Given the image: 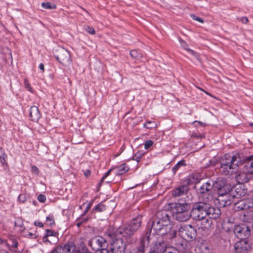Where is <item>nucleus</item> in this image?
<instances>
[{
	"label": "nucleus",
	"mask_w": 253,
	"mask_h": 253,
	"mask_svg": "<svg viewBox=\"0 0 253 253\" xmlns=\"http://www.w3.org/2000/svg\"><path fill=\"white\" fill-rule=\"evenodd\" d=\"M220 171L223 174L231 175L238 170L241 164V159L238 155L225 154L220 161Z\"/></svg>",
	"instance_id": "1"
},
{
	"label": "nucleus",
	"mask_w": 253,
	"mask_h": 253,
	"mask_svg": "<svg viewBox=\"0 0 253 253\" xmlns=\"http://www.w3.org/2000/svg\"><path fill=\"white\" fill-rule=\"evenodd\" d=\"M105 235L110 243V250L113 253H125L126 246L121 237L114 233L111 229L108 230Z\"/></svg>",
	"instance_id": "2"
},
{
	"label": "nucleus",
	"mask_w": 253,
	"mask_h": 253,
	"mask_svg": "<svg viewBox=\"0 0 253 253\" xmlns=\"http://www.w3.org/2000/svg\"><path fill=\"white\" fill-rule=\"evenodd\" d=\"M169 216L165 211H159L155 218L152 221L151 225L149 227L153 229L156 234H158L165 225H167L170 221Z\"/></svg>",
	"instance_id": "3"
},
{
	"label": "nucleus",
	"mask_w": 253,
	"mask_h": 253,
	"mask_svg": "<svg viewBox=\"0 0 253 253\" xmlns=\"http://www.w3.org/2000/svg\"><path fill=\"white\" fill-rule=\"evenodd\" d=\"M115 234H116L121 238L124 237L126 240L128 244H132L135 242V240L131 238L135 232L128 224L125 225L116 230L111 229Z\"/></svg>",
	"instance_id": "4"
},
{
	"label": "nucleus",
	"mask_w": 253,
	"mask_h": 253,
	"mask_svg": "<svg viewBox=\"0 0 253 253\" xmlns=\"http://www.w3.org/2000/svg\"><path fill=\"white\" fill-rule=\"evenodd\" d=\"M234 250L236 253H249L253 248V242L249 239H241L234 244Z\"/></svg>",
	"instance_id": "5"
},
{
	"label": "nucleus",
	"mask_w": 253,
	"mask_h": 253,
	"mask_svg": "<svg viewBox=\"0 0 253 253\" xmlns=\"http://www.w3.org/2000/svg\"><path fill=\"white\" fill-rule=\"evenodd\" d=\"M206 202L199 201L193 203L191 209L192 218L196 220L204 219Z\"/></svg>",
	"instance_id": "6"
},
{
	"label": "nucleus",
	"mask_w": 253,
	"mask_h": 253,
	"mask_svg": "<svg viewBox=\"0 0 253 253\" xmlns=\"http://www.w3.org/2000/svg\"><path fill=\"white\" fill-rule=\"evenodd\" d=\"M88 244L93 250L96 252L108 248L109 246L107 240L100 236H96L92 238Z\"/></svg>",
	"instance_id": "7"
},
{
	"label": "nucleus",
	"mask_w": 253,
	"mask_h": 253,
	"mask_svg": "<svg viewBox=\"0 0 253 253\" xmlns=\"http://www.w3.org/2000/svg\"><path fill=\"white\" fill-rule=\"evenodd\" d=\"M172 242L160 238L156 242L149 253H166L168 248L171 247L170 244H172Z\"/></svg>",
	"instance_id": "8"
},
{
	"label": "nucleus",
	"mask_w": 253,
	"mask_h": 253,
	"mask_svg": "<svg viewBox=\"0 0 253 253\" xmlns=\"http://www.w3.org/2000/svg\"><path fill=\"white\" fill-rule=\"evenodd\" d=\"M178 233L183 239L190 241L195 238L196 230L191 225H184L178 228Z\"/></svg>",
	"instance_id": "9"
},
{
	"label": "nucleus",
	"mask_w": 253,
	"mask_h": 253,
	"mask_svg": "<svg viewBox=\"0 0 253 253\" xmlns=\"http://www.w3.org/2000/svg\"><path fill=\"white\" fill-rule=\"evenodd\" d=\"M54 55L59 62L63 66L69 65L71 63V58L69 51L63 47H59L56 49Z\"/></svg>",
	"instance_id": "10"
},
{
	"label": "nucleus",
	"mask_w": 253,
	"mask_h": 253,
	"mask_svg": "<svg viewBox=\"0 0 253 253\" xmlns=\"http://www.w3.org/2000/svg\"><path fill=\"white\" fill-rule=\"evenodd\" d=\"M212 188L218 190V194H223L229 192L231 190V185L228 184L224 178L219 177L215 181H211Z\"/></svg>",
	"instance_id": "11"
},
{
	"label": "nucleus",
	"mask_w": 253,
	"mask_h": 253,
	"mask_svg": "<svg viewBox=\"0 0 253 253\" xmlns=\"http://www.w3.org/2000/svg\"><path fill=\"white\" fill-rule=\"evenodd\" d=\"M162 230L158 233L161 235L160 238L169 240L170 242H173L177 234V230L172 229V226L170 221L167 225H165Z\"/></svg>",
	"instance_id": "12"
},
{
	"label": "nucleus",
	"mask_w": 253,
	"mask_h": 253,
	"mask_svg": "<svg viewBox=\"0 0 253 253\" xmlns=\"http://www.w3.org/2000/svg\"><path fill=\"white\" fill-rule=\"evenodd\" d=\"M205 209L204 219L208 217L211 219H215L218 218L221 215L220 210L218 208L212 206L211 203H207Z\"/></svg>",
	"instance_id": "13"
},
{
	"label": "nucleus",
	"mask_w": 253,
	"mask_h": 253,
	"mask_svg": "<svg viewBox=\"0 0 253 253\" xmlns=\"http://www.w3.org/2000/svg\"><path fill=\"white\" fill-rule=\"evenodd\" d=\"M76 250V246L73 242L59 245L53 249L50 253H73Z\"/></svg>",
	"instance_id": "14"
},
{
	"label": "nucleus",
	"mask_w": 253,
	"mask_h": 253,
	"mask_svg": "<svg viewBox=\"0 0 253 253\" xmlns=\"http://www.w3.org/2000/svg\"><path fill=\"white\" fill-rule=\"evenodd\" d=\"M234 233L237 237L242 239L243 236L246 237L250 235V227L246 224L238 225L235 227Z\"/></svg>",
	"instance_id": "15"
},
{
	"label": "nucleus",
	"mask_w": 253,
	"mask_h": 253,
	"mask_svg": "<svg viewBox=\"0 0 253 253\" xmlns=\"http://www.w3.org/2000/svg\"><path fill=\"white\" fill-rule=\"evenodd\" d=\"M170 208L174 214L189 211L191 209L190 205L185 202L182 203H175L172 204Z\"/></svg>",
	"instance_id": "16"
},
{
	"label": "nucleus",
	"mask_w": 253,
	"mask_h": 253,
	"mask_svg": "<svg viewBox=\"0 0 253 253\" xmlns=\"http://www.w3.org/2000/svg\"><path fill=\"white\" fill-rule=\"evenodd\" d=\"M233 197L230 193L226 192L223 194H218L217 200L220 206L225 207L230 206L233 202Z\"/></svg>",
	"instance_id": "17"
},
{
	"label": "nucleus",
	"mask_w": 253,
	"mask_h": 253,
	"mask_svg": "<svg viewBox=\"0 0 253 253\" xmlns=\"http://www.w3.org/2000/svg\"><path fill=\"white\" fill-rule=\"evenodd\" d=\"M151 230L150 227H148L145 230V233L140 238L139 245L145 249L148 247L149 244Z\"/></svg>",
	"instance_id": "18"
},
{
	"label": "nucleus",
	"mask_w": 253,
	"mask_h": 253,
	"mask_svg": "<svg viewBox=\"0 0 253 253\" xmlns=\"http://www.w3.org/2000/svg\"><path fill=\"white\" fill-rule=\"evenodd\" d=\"M229 192L230 193L233 198H240L244 196L246 193V191L245 189L240 185L235 186L234 187H231V190Z\"/></svg>",
	"instance_id": "19"
},
{
	"label": "nucleus",
	"mask_w": 253,
	"mask_h": 253,
	"mask_svg": "<svg viewBox=\"0 0 253 253\" xmlns=\"http://www.w3.org/2000/svg\"><path fill=\"white\" fill-rule=\"evenodd\" d=\"M142 222V216L141 215H138L136 217L132 219L131 222L128 224V225L133 230L136 232L140 228Z\"/></svg>",
	"instance_id": "20"
},
{
	"label": "nucleus",
	"mask_w": 253,
	"mask_h": 253,
	"mask_svg": "<svg viewBox=\"0 0 253 253\" xmlns=\"http://www.w3.org/2000/svg\"><path fill=\"white\" fill-rule=\"evenodd\" d=\"M174 216L176 220L180 222H185L188 220L190 217H192L191 210L190 212L189 211L174 214Z\"/></svg>",
	"instance_id": "21"
},
{
	"label": "nucleus",
	"mask_w": 253,
	"mask_h": 253,
	"mask_svg": "<svg viewBox=\"0 0 253 253\" xmlns=\"http://www.w3.org/2000/svg\"><path fill=\"white\" fill-rule=\"evenodd\" d=\"M29 116L31 120L37 122L41 118V114L39 108L36 106H33L30 108Z\"/></svg>",
	"instance_id": "22"
},
{
	"label": "nucleus",
	"mask_w": 253,
	"mask_h": 253,
	"mask_svg": "<svg viewBox=\"0 0 253 253\" xmlns=\"http://www.w3.org/2000/svg\"><path fill=\"white\" fill-rule=\"evenodd\" d=\"M188 190L187 185H181L175 188L172 192V196L174 197H180L184 195Z\"/></svg>",
	"instance_id": "23"
},
{
	"label": "nucleus",
	"mask_w": 253,
	"mask_h": 253,
	"mask_svg": "<svg viewBox=\"0 0 253 253\" xmlns=\"http://www.w3.org/2000/svg\"><path fill=\"white\" fill-rule=\"evenodd\" d=\"M213 189L211 181H208L204 183L199 189V195L205 194L212 191Z\"/></svg>",
	"instance_id": "24"
},
{
	"label": "nucleus",
	"mask_w": 253,
	"mask_h": 253,
	"mask_svg": "<svg viewBox=\"0 0 253 253\" xmlns=\"http://www.w3.org/2000/svg\"><path fill=\"white\" fill-rule=\"evenodd\" d=\"M199 198L201 201H204L208 203H211L213 200V193L211 191L204 194L199 195Z\"/></svg>",
	"instance_id": "25"
},
{
	"label": "nucleus",
	"mask_w": 253,
	"mask_h": 253,
	"mask_svg": "<svg viewBox=\"0 0 253 253\" xmlns=\"http://www.w3.org/2000/svg\"><path fill=\"white\" fill-rule=\"evenodd\" d=\"M235 179L240 185L248 182L249 180L247 173L245 172H242L238 174L236 176Z\"/></svg>",
	"instance_id": "26"
},
{
	"label": "nucleus",
	"mask_w": 253,
	"mask_h": 253,
	"mask_svg": "<svg viewBox=\"0 0 253 253\" xmlns=\"http://www.w3.org/2000/svg\"><path fill=\"white\" fill-rule=\"evenodd\" d=\"M234 209L236 211L247 210L244 199L236 202L234 205Z\"/></svg>",
	"instance_id": "27"
},
{
	"label": "nucleus",
	"mask_w": 253,
	"mask_h": 253,
	"mask_svg": "<svg viewBox=\"0 0 253 253\" xmlns=\"http://www.w3.org/2000/svg\"><path fill=\"white\" fill-rule=\"evenodd\" d=\"M117 169V174L122 175L125 172H127L129 168L126 166V164H123L118 167L115 168Z\"/></svg>",
	"instance_id": "28"
},
{
	"label": "nucleus",
	"mask_w": 253,
	"mask_h": 253,
	"mask_svg": "<svg viewBox=\"0 0 253 253\" xmlns=\"http://www.w3.org/2000/svg\"><path fill=\"white\" fill-rule=\"evenodd\" d=\"M245 167L249 169H253V155L246 158Z\"/></svg>",
	"instance_id": "29"
},
{
	"label": "nucleus",
	"mask_w": 253,
	"mask_h": 253,
	"mask_svg": "<svg viewBox=\"0 0 253 253\" xmlns=\"http://www.w3.org/2000/svg\"><path fill=\"white\" fill-rule=\"evenodd\" d=\"M185 160H181L179 161L172 169V170L173 173H175L177 170L181 167V166H185Z\"/></svg>",
	"instance_id": "30"
},
{
	"label": "nucleus",
	"mask_w": 253,
	"mask_h": 253,
	"mask_svg": "<svg viewBox=\"0 0 253 253\" xmlns=\"http://www.w3.org/2000/svg\"><path fill=\"white\" fill-rule=\"evenodd\" d=\"M130 56L136 59H140L142 58V54L139 52L138 50H132L130 51Z\"/></svg>",
	"instance_id": "31"
},
{
	"label": "nucleus",
	"mask_w": 253,
	"mask_h": 253,
	"mask_svg": "<svg viewBox=\"0 0 253 253\" xmlns=\"http://www.w3.org/2000/svg\"><path fill=\"white\" fill-rule=\"evenodd\" d=\"M42 6L45 9H55L56 5L53 3L45 2L42 3Z\"/></svg>",
	"instance_id": "32"
},
{
	"label": "nucleus",
	"mask_w": 253,
	"mask_h": 253,
	"mask_svg": "<svg viewBox=\"0 0 253 253\" xmlns=\"http://www.w3.org/2000/svg\"><path fill=\"white\" fill-rule=\"evenodd\" d=\"M45 231H46V234L45 235V236L43 238V240H45V241L47 240L46 239V238L48 236L56 237L57 235V234H58V233L56 232H55V231H54L53 230H51L46 229Z\"/></svg>",
	"instance_id": "33"
},
{
	"label": "nucleus",
	"mask_w": 253,
	"mask_h": 253,
	"mask_svg": "<svg viewBox=\"0 0 253 253\" xmlns=\"http://www.w3.org/2000/svg\"><path fill=\"white\" fill-rule=\"evenodd\" d=\"M247 209L253 208V199L249 198L244 199Z\"/></svg>",
	"instance_id": "34"
},
{
	"label": "nucleus",
	"mask_w": 253,
	"mask_h": 253,
	"mask_svg": "<svg viewBox=\"0 0 253 253\" xmlns=\"http://www.w3.org/2000/svg\"><path fill=\"white\" fill-rule=\"evenodd\" d=\"M105 210V206L101 203L95 206L94 208L93 209V210L96 211L97 212H101L104 211Z\"/></svg>",
	"instance_id": "35"
},
{
	"label": "nucleus",
	"mask_w": 253,
	"mask_h": 253,
	"mask_svg": "<svg viewBox=\"0 0 253 253\" xmlns=\"http://www.w3.org/2000/svg\"><path fill=\"white\" fill-rule=\"evenodd\" d=\"M144 153L142 152L141 151H138L135 153L133 157V160H135L136 162H139L141 159L144 155Z\"/></svg>",
	"instance_id": "36"
},
{
	"label": "nucleus",
	"mask_w": 253,
	"mask_h": 253,
	"mask_svg": "<svg viewBox=\"0 0 253 253\" xmlns=\"http://www.w3.org/2000/svg\"><path fill=\"white\" fill-rule=\"evenodd\" d=\"M9 243H8L7 245L10 246L11 247L14 248L15 249L17 248L18 247V242L16 240L14 239V237H11L9 238Z\"/></svg>",
	"instance_id": "37"
},
{
	"label": "nucleus",
	"mask_w": 253,
	"mask_h": 253,
	"mask_svg": "<svg viewBox=\"0 0 253 253\" xmlns=\"http://www.w3.org/2000/svg\"><path fill=\"white\" fill-rule=\"evenodd\" d=\"M144 126L148 129H151L156 126V124L154 122L147 121L144 124Z\"/></svg>",
	"instance_id": "38"
},
{
	"label": "nucleus",
	"mask_w": 253,
	"mask_h": 253,
	"mask_svg": "<svg viewBox=\"0 0 253 253\" xmlns=\"http://www.w3.org/2000/svg\"><path fill=\"white\" fill-rule=\"evenodd\" d=\"M144 252L145 248L139 245L138 247L133 249L131 253H144Z\"/></svg>",
	"instance_id": "39"
},
{
	"label": "nucleus",
	"mask_w": 253,
	"mask_h": 253,
	"mask_svg": "<svg viewBox=\"0 0 253 253\" xmlns=\"http://www.w3.org/2000/svg\"><path fill=\"white\" fill-rule=\"evenodd\" d=\"M46 222L47 224L50 226L55 224L53 215H49L47 216L46 218Z\"/></svg>",
	"instance_id": "40"
},
{
	"label": "nucleus",
	"mask_w": 253,
	"mask_h": 253,
	"mask_svg": "<svg viewBox=\"0 0 253 253\" xmlns=\"http://www.w3.org/2000/svg\"><path fill=\"white\" fill-rule=\"evenodd\" d=\"M28 198V196L26 194H21L18 196V199L19 201L23 203L27 201Z\"/></svg>",
	"instance_id": "41"
},
{
	"label": "nucleus",
	"mask_w": 253,
	"mask_h": 253,
	"mask_svg": "<svg viewBox=\"0 0 253 253\" xmlns=\"http://www.w3.org/2000/svg\"><path fill=\"white\" fill-rule=\"evenodd\" d=\"M84 29L86 32L91 35H94L95 34V31L93 28L92 27L85 26H84Z\"/></svg>",
	"instance_id": "42"
},
{
	"label": "nucleus",
	"mask_w": 253,
	"mask_h": 253,
	"mask_svg": "<svg viewBox=\"0 0 253 253\" xmlns=\"http://www.w3.org/2000/svg\"><path fill=\"white\" fill-rule=\"evenodd\" d=\"M112 169H109L107 172L105 173V174L103 176V177L101 178L100 181L99 183V186H100V185L102 184V183L103 182L104 179L105 178H106L108 176H109L110 174L111 171H112Z\"/></svg>",
	"instance_id": "43"
},
{
	"label": "nucleus",
	"mask_w": 253,
	"mask_h": 253,
	"mask_svg": "<svg viewBox=\"0 0 253 253\" xmlns=\"http://www.w3.org/2000/svg\"><path fill=\"white\" fill-rule=\"evenodd\" d=\"M154 142L153 141L151 140H147L144 144V147L145 149H149L151 146H152Z\"/></svg>",
	"instance_id": "44"
},
{
	"label": "nucleus",
	"mask_w": 253,
	"mask_h": 253,
	"mask_svg": "<svg viewBox=\"0 0 253 253\" xmlns=\"http://www.w3.org/2000/svg\"><path fill=\"white\" fill-rule=\"evenodd\" d=\"M193 124H194L195 126L197 127H198L199 126L201 127H205L207 126V125L205 123L198 121H194V122H193Z\"/></svg>",
	"instance_id": "45"
},
{
	"label": "nucleus",
	"mask_w": 253,
	"mask_h": 253,
	"mask_svg": "<svg viewBox=\"0 0 253 253\" xmlns=\"http://www.w3.org/2000/svg\"><path fill=\"white\" fill-rule=\"evenodd\" d=\"M24 84H25V87L27 88V89L32 92H33V90H32V88L31 87L30 84L28 82L27 80L26 79H25L24 80Z\"/></svg>",
	"instance_id": "46"
},
{
	"label": "nucleus",
	"mask_w": 253,
	"mask_h": 253,
	"mask_svg": "<svg viewBox=\"0 0 253 253\" xmlns=\"http://www.w3.org/2000/svg\"><path fill=\"white\" fill-rule=\"evenodd\" d=\"M38 200L40 202L44 203L46 200V198L44 195L40 194L38 197Z\"/></svg>",
	"instance_id": "47"
},
{
	"label": "nucleus",
	"mask_w": 253,
	"mask_h": 253,
	"mask_svg": "<svg viewBox=\"0 0 253 253\" xmlns=\"http://www.w3.org/2000/svg\"><path fill=\"white\" fill-rule=\"evenodd\" d=\"M179 42L181 44L182 47H183L184 49L187 50V49H188L187 48L188 45H187V43H186V42L185 41H184L183 40H182L181 39H179Z\"/></svg>",
	"instance_id": "48"
},
{
	"label": "nucleus",
	"mask_w": 253,
	"mask_h": 253,
	"mask_svg": "<svg viewBox=\"0 0 253 253\" xmlns=\"http://www.w3.org/2000/svg\"><path fill=\"white\" fill-rule=\"evenodd\" d=\"M191 17L195 20H196L199 22H201V23H203L204 22V21L200 17H197L196 16V15H194V14H192V15H191Z\"/></svg>",
	"instance_id": "49"
},
{
	"label": "nucleus",
	"mask_w": 253,
	"mask_h": 253,
	"mask_svg": "<svg viewBox=\"0 0 253 253\" xmlns=\"http://www.w3.org/2000/svg\"><path fill=\"white\" fill-rule=\"evenodd\" d=\"M32 172L35 173L36 175H38L39 173V170L37 167L34 166L32 167Z\"/></svg>",
	"instance_id": "50"
},
{
	"label": "nucleus",
	"mask_w": 253,
	"mask_h": 253,
	"mask_svg": "<svg viewBox=\"0 0 253 253\" xmlns=\"http://www.w3.org/2000/svg\"><path fill=\"white\" fill-rule=\"evenodd\" d=\"M100 253H113L110 248H106L100 251Z\"/></svg>",
	"instance_id": "51"
},
{
	"label": "nucleus",
	"mask_w": 253,
	"mask_h": 253,
	"mask_svg": "<svg viewBox=\"0 0 253 253\" xmlns=\"http://www.w3.org/2000/svg\"><path fill=\"white\" fill-rule=\"evenodd\" d=\"M187 50L189 51L191 54L194 55L197 59H199V55L197 54L195 51L189 48L187 49Z\"/></svg>",
	"instance_id": "52"
},
{
	"label": "nucleus",
	"mask_w": 253,
	"mask_h": 253,
	"mask_svg": "<svg viewBox=\"0 0 253 253\" xmlns=\"http://www.w3.org/2000/svg\"><path fill=\"white\" fill-rule=\"evenodd\" d=\"M34 224L36 226H39V227H42L43 226V223H42L41 222L39 221H35Z\"/></svg>",
	"instance_id": "53"
},
{
	"label": "nucleus",
	"mask_w": 253,
	"mask_h": 253,
	"mask_svg": "<svg viewBox=\"0 0 253 253\" xmlns=\"http://www.w3.org/2000/svg\"><path fill=\"white\" fill-rule=\"evenodd\" d=\"M241 21L244 24H247L249 21L247 17H243L241 18Z\"/></svg>",
	"instance_id": "54"
},
{
	"label": "nucleus",
	"mask_w": 253,
	"mask_h": 253,
	"mask_svg": "<svg viewBox=\"0 0 253 253\" xmlns=\"http://www.w3.org/2000/svg\"><path fill=\"white\" fill-rule=\"evenodd\" d=\"M90 173H91V171L89 169H87L84 172V175L86 176V177H88L89 176H90Z\"/></svg>",
	"instance_id": "55"
},
{
	"label": "nucleus",
	"mask_w": 253,
	"mask_h": 253,
	"mask_svg": "<svg viewBox=\"0 0 253 253\" xmlns=\"http://www.w3.org/2000/svg\"><path fill=\"white\" fill-rule=\"evenodd\" d=\"M39 68H40V70H41L42 71V72H43L44 70L43 64L41 63L39 65Z\"/></svg>",
	"instance_id": "56"
},
{
	"label": "nucleus",
	"mask_w": 253,
	"mask_h": 253,
	"mask_svg": "<svg viewBox=\"0 0 253 253\" xmlns=\"http://www.w3.org/2000/svg\"><path fill=\"white\" fill-rule=\"evenodd\" d=\"M91 205L92 204L91 203H89L88 204V205L87 206L86 208V209H85V213L87 212L89 210V209L90 208L91 206Z\"/></svg>",
	"instance_id": "57"
},
{
	"label": "nucleus",
	"mask_w": 253,
	"mask_h": 253,
	"mask_svg": "<svg viewBox=\"0 0 253 253\" xmlns=\"http://www.w3.org/2000/svg\"><path fill=\"white\" fill-rule=\"evenodd\" d=\"M0 162L2 164H4L5 162V160L4 157H0Z\"/></svg>",
	"instance_id": "58"
},
{
	"label": "nucleus",
	"mask_w": 253,
	"mask_h": 253,
	"mask_svg": "<svg viewBox=\"0 0 253 253\" xmlns=\"http://www.w3.org/2000/svg\"><path fill=\"white\" fill-rule=\"evenodd\" d=\"M193 137H203V135H200L199 136H198L195 133V134H193L192 135Z\"/></svg>",
	"instance_id": "59"
},
{
	"label": "nucleus",
	"mask_w": 253,
	"mask_h": 253,
	"mask_svg": "<svg viewBox=\"0 0 253 253\" xmlns=\"http://www.w3.org/2000/svg\"><path fill=\"white\" fill-rule=\"evenodd\" d=\"M82 222H78L77 223V226L79 227L82 224Z\"/></svg>",
	"instance_id": "60"
},
{
	"label": "nucleus",
	"mask_w": 253,
	"mask_h": 253,
	"mask_svg": "<svg viewBox=\"0 0 253 253\" xmlns=\"http://www.w3.org/2000/svg\"><path fill=\"white\" fill-rule=\"evenodd\" d=\"M29 236H30V237H31V238H33V236H34V234H33V233H29Z\"/></svg>",
	"instance_id": "61"
},
{
	"label": "nucleus",
	"mask_w": 253,
	"mask_h": 253,
	"mask_svg": "<svg viewBox=\"0 0 253 253\" xmlns=\"http://www.w3.org/2000/svg\"><path fill=\"white\" fill-rule=\"evenodd\" d=\"M249 126L251 127H253V123H251L249 124Z\"/></svg>",
	"instance_id": "62"
},
{
	"label": "nucleus",
	"mask_w": 253,
	"mask_h": 253,
	"mask_svg": "<svg viewBox=\"0 0 253 253\" xmlns=\"http://www.w3.org/2000/svg\"><path fill=\"white\" fill-rule=\"evenodd\" d=\"M206 93L207 94H209V95H211L209 93L207 92V91H205Z\"/></svg>",
	"instance_id": "63"
},
{
	"label": "nucleus",
	"mask_w": 253,
	"mask_h": 253,
	"mask_svg": "<svg viewBox=\"0 0 253 253\" xmlns=\"http://www.w3.org/2000/svg\"><path fill=\"white\" fill-rule=\"evenodd\" d=\"M83 253V252H76V253Z\"/></svg>",
	"instance_id": "64"
}]
</instances>
